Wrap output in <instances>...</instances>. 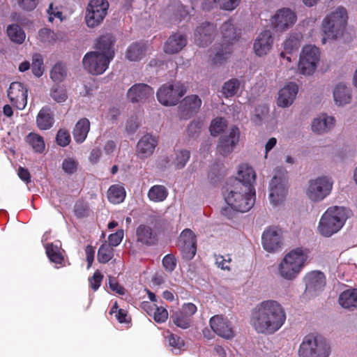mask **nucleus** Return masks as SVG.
Listing matches in <instances>:
<instances>
[{
  "label": "nucleus",
  "mask_w": 357,
  "mask_h": 357,
  "mask_svg": "<svg viewBox=\"0 0 357 357\" xmlns=\"http://www.w3.org/2000/svg\"><path fill=\"white\" fill-rule=\"evenodd\" d=\"M333 184L332 177L327 175L310 178L305 188V195L311 203H320L331 195Z\"/></svg>",
  "instance_id": "obj_7"
},
{
  "label": "nucleus",
  "mask_w": 357,
  "mask_h": 357,
  "mask_svg": "<svg viewBox=\"0 0 357 357\" xmlns=\"http://www.w3.org/2000/svg\"><path fill=\"white\" fill-rule=\"evenodd\" d=\"M202 105V100L197 95L186 96L178 107L181 119H188L196 114Z\"/></svg>",
  "instance_id": "obj_24"
},
{
  "label": "nucleus",
  "mask_w": 357,
  "mask_h": 357,
  "mask_svg": "<svg viewBox=\"0 0 357 357\" xmlns=\"http://www.w3.org/2000/svg\"><path fill=\"white\" fill-rule=\"evenodd\" d=\"M50 96L59 103L65 102L68 98L66 89L61 86H53L50 91Z\"/></svg>",
  "instance_id": "obj_49"
},
{
  "label": "nucleus",
  "mask_w": 357,
  "mask_h": 357,
  "mask_svg": "<svg viewBox=\"0 0 357 357\" xmlns=\"http://www.w3.org/2000/svg\"><path fill=\"white\" fill-rule=\"evenodd\" d=\"M47 13L50 22L52 23L55 19H58L59 22H63L65 19L60 8L58 6H55L52 3L50 4Z\"/></svg>",
  "instance_id": "obj_50"
},
{
  "label": "nucleus",
  "mask_w": 357,
  "mask_h": 357,
  "mask_svg": "<svg viewBox=\"0 0 357 357\" xmlns=\"http://www.w3.org/2000/svg\"><path fill=\"white\" fill-rule=\"evenodd\" d=\"M209 324L213 331L218 336L230 340L234 337V331L231 322L222 315H215L210 319Z\"/></svg>",
  "instance_id": "obj_19"
},
{
  "label": "nucleus",
  "mask_w": 357,
  "mask_h": 357,
  "mask_svg": "<svg viewBox=\"0 0 357 357\" xmlns=\"http://www.w3.org/2000/svg\"><path fill=\"white\" fill-rule=\"evenodd\" d=\"M227 204L236 211L245 213L254 205L255 190L249 185H243L241 182H234V185L225 195Z\"/></svg>",
  "instance_id": "obj_6"
},
{
  "label": "nucleus",
  "mask_w": 357,
  "mask_h": 357,
  "mask_svg": "<svg viewBox=\"0 0 357 357\" xmlns=\"http://www.w3.org/2000/svg\"><path fill=\"white\" fill-rule=\"evenodd\" d=\"M137 240L145 245H151L155 241V233L149 226L141 225L136 231Z\"/></svg>",
  "instance_id": "obj_33"
},
{
  "label": "nucleus",
  "mask_w": 357,
  "mask_h": 357,
  "mask_svg": "<svg viewBox=\"0 0 357 357\" xmlns=\"http://www.w3.org/2000/svg\"><path fill=\"white\" fill-rule=\"evenodd\" d=\"M153 90L145 84H136L131 86L127 93L128 100L135 102H142L153 95Z\"/></svg>",
  "instance_id": "obj_27"
},
{
  "label": "nucleus",
  "mask_w": 357,
  "mask_h": 357,
  "mask_svg": "<svg viewBox=\"0 0 357 357\" xmlns=\"http://www.w3.org/2000/svg\"><path fill=\"white\" fill-rule=\"evenodd\" d=\"M102 278V274L99 271H96L93 275L89 279L90 287L93 290L96 291L99 288Z\"/></svg>",
  "instance_id": "obj_56"
},
{
  "label": "nucleus",
  "mask_w": 357,
  "mask_h": 357,
  "mask_svg": "<svg viewBox=\"0 0 357 357\" xmlns=\"http://www.w3.org/2000/svg\"><path fill=\"white\" fill-rule=\"evenodd\" d=\"M296 13L290 8L278 10L273 17L272 24L278 32H283L290 29L296 22Z\"/></svg>",
  "instance_id": "obj_15"
},
{
  "label": "nucleus",
  "mask_w": 357,
  "mask_h": 357,
  "mask_svg": "<svg viewBox=\"0 0 357 357\" xmlns=\"http://www.w3.org/2000/svg\"><path fill=\"white\" fill-rule=\"evenodd\" d=\"M68 76L66 67L61 63L56 64L50 73L51 79L56 83L63 82Z\"/></svg>",
  "instance_id": "obj_46"
},
{
  "label": "nucleus",
  "mask_w": 357,
  "mask_h": 357,
  "mask_svg": "<svg viewBox=\"0 0 357 357\" xmlns=\"http://www.w3.org/2000/svg\"><path fill=\"white\" fill-rule=\"evenodd\" d=\"M196 239L193 232L189 229H184L181 235L178 245L184 258L191 259L196 253Z\"/></svg>",
  "instance_id": "obj_23"
},
{
  "label": "nucleus",
  "mask_w": 357,
  "mask_h": 357,
  "mask_svg": "<svg viewBox=\"0 0 357 357\" xmlns=\"http://www.w3.org/2000/svg\"><path fill=\"white\" fill-rule=\"evenodd\" d=\"M37 126L40 130H48L54 123V119L50 109L43 107L38 114L36 117Z\"/></svg>",
  "instance_id": "obj_35"
},
{
  "label": "nucleus",
  "mask_w": 357,
  "mask_h": 357,
  "mask_svg": "<svg viewBox=\"0 0 357 357\" xmlns=\"http://www.w3.org/2000/svg\"><path fill=\"white\" fill-rule=\"evenodd\" d=\"M221 33L222 34L223 41L225 44H222L221 47L218 50L215 56L214 61L218 63L224 59L231 53V44L236 39V33L234 26L230 21H227L222 24L221 26Z\"/></svg>",
  "instance_id": "obj_13"
},
{
  "label": "nucleus",
  "mask_w": 357,
  "mask_h": 357,
  "mask_svg": "<svg viewBox=\"0 0 357 357\" xmlns=\"http://www.w3.org/2000/svg\"><path fill=\"white\" fill-rule=\"evenodd\" d=\"M168 195V191L163 185H155L150 188L148 192L149 199L154 202L164 201Z\"/></svg>",
  "instance_id": "obj_39"
},
{
  "label": "nucleus",
  "mask_w": 357,
  "mask_h": 357,
  "mask_svg": "<svg viewBox=\"0 0 357 357\" xmlns=\"http://www.w3.org/2000/svg\"><path fill=\"white\" fill-rule=\"evenodd\" d=\"M241 82L237 79H231L222 86V93L226 98L235 96L239 91Z\"/></svg>",
  "instance_id": "obj_44"
},
{
  "label": "nucleus",
  "mask_w": 357,
  "mask_h": 357,
  "mask_svg": "<svg viewBox=\"0 0 357 357\" xmlns=\"http://www.w3.org/2000/svg\"><path fill=\"white\" fill-rule=\"evenodd\" d=\"M114 42L111 35L100 37L96 43V50L87 52L82 59L84 70L94 75L104 73L114 56Z\"/></svg>",
  "instance_id": "obj_2"
},
{
  "label": "nucleus",
  "mask_w": 357,
  "mask_h": 357,
  "mask_svg": "<svg viewBox=\"0 0 357 357\" xmlns=\"http://www.w3.org/2000/svg\"><path fill=\"white\" fill-rule=\"evenodd\" d=\"M32 71L36 77H40L43 73V63L40 55L36 54L32 59Z\"/></svg>",
  "instance_id": "obj_52"
},
{
  "label": "nucleus",
  "mask_w": 357,
  "mask_h": 357,
  "mask_svg": "<svg viewBox=\"0 0 357 357\" xmlns=\"http://www.w3.org/2000/svg\"><path fill=\"white\" fill-rule=\"evenodd\" d=\"M220 4L221 0H204L202 3V8L206 10L217 8H220Z\"/></svg>",
  "instance_id": "obj_63"
},
{
  "label": "nucleus",
  "mask_w": 357,
  "mask_h": 357,
  "mask_svg": "<svg viewBox=\"0 0 357 357\" xmlns=\"http://www.w3.org/2000/svg\"><path fill=\"white\" fill-rule=\"evenodd\" d=\"M157 144L155 137L150 134L143 135L137 144V155L142 159L149 158L153 153Z\"/></svg>",
  "instance_id": "obj_25"
},
{
  "label": "nucleus",
  "mask_w": 357,
  "mask_h": 357,
  "mask_svg": "<svg viewBox=\"0 0 357 357\" xmlns=\"http://www.w3.org/2000/svg\"><path fill=\"white\" fill-rule=\"evenodd\" d=\"M215 34V26L209 22H203L197 26L194 33V41L199 47H205L212 43Z\"/></svg>",
  "instance_id": "obj_20"
},
{
  "label": "nucleus",
  "mask_w": 357,
  "mask_h": 357,
  "mask_svg": "<svg viewBox=\"0 0 357 357\" xmlns=\"http://www.w3.org/2000/svg\"><path fill=\"white\" fill-rule=\"evenodd\" d=\"M338 302L342 307L346 309L357 307V289H349L342 292Z\"/></svg>",
  "instance_id": "obj_32"
},
{
  "label": "nucleus",
  "mask_w": 357,
  "mask_h": 357,
  "mask_svg": "<svg viewBox=\"0 0 357 357\" xmlns=\"http://www.w3.org/2000/svg\"><path fill=\"white\" fill-rule=\"evenodd\" d=\"M286 321V313L280 303L274 300L264 301L252 310L250 324L259 334L273 335Z\"/></svg>",
  "instance_id": "obj_1"
},
{
  "label": "nucleus",
  "mask_w": 357,
  "mask_h": 357,
  "mask_svg": "<svg viewBox=\"0 0 357 357\" xmlns=\"http://www.w3.org/2000/svg\"><path fill=\"white\" fill-rule=\"evenodd\" d=\"M107 197L113 204H120L123 202L126 197V190L122 185H113L107 191Z\"/></svg>",
  "instance_id": "obj_37"
},
{
  "label": "nucleus",
  "mask_w": 357,
  "mask_h": 357,
  "mask_svg": "<svg viewBox=\"0 0 357 357\" xmlns=\"http://www.w3.org/2000/svg\"><path fill=\"white\" fill-rule=\"evenodd\" d=\"M288 192L286 172L275 170V174L269 183L268 199L273 207L282 205Z\"/></svg>",
  "instance_id": "obj_9"
},
{
  "label": "nucleus",
  "mask_w": 357,
  "mask_h": 357,
  "mask_svg": "<svg viewBox=\"0 0 357 357\" xmlns=\"http://www.w3.org/2000/svg\"><path fill=\"white\" fill-rule=\"evenodd\" d=\"M298 86L294 82L285 84L278 93L276 104L281 108L291 107L296 99L298 93Z\"/></svg>",
  "instance_id": "obj_17"
},
{
  "label": "nucleus",
  "mask_w": 357,
  "mask_h": 357,
  "mask_svg": "<svg viewBox=\"0 0 357 357\" xmlns=\"http://www.w3.org/2000/svg\"><path fill=\"white\" fill-rule=\"evenodd\" d=\"M168 318V312L167 310L162 307H155V312L153 313V319L158 323H163Z\"/></svg>",
  "instance_id": "obj_55"
},
{
  "label": "nucleus",
  "mask_w": 357,
  "mask_h": 357,
  "mask_svg": "<svg viewBox=\"0 0 357 357\" xmlns=\"http://www.w3.org/2000/svg\"><path fill=\"white\" fill-rule=\"evenodd\" d=\"M273 42V39L269 31L259 33L253 45L255 54L259 56L267 54L272 47Z\"/></svg>",
  "instance_id": "obj_28"
},
{
  "label": "nucleus",
  "mask_w": 357,
  "mask_h": 357,
  "mask_svg": "<svg viewBox=\"0 0 357 357\" xmlns=\"http://www.w3.org/2000/svg\"><path fill=\"white\" fill-rule=\"evenodd\" d=\"M264 249L270 253L279 251L283 245V235L281 229L271 226L266 228L261 236Z\"/></svg>",
  "instance_id": "obj_14"
},
{
  "label": "nucleus",
  "mask_w": 357,
  "mask_h": 357,
  "mask_svg": "<svg viewBox=\"0 0 357 357\" xmlns=\"http://www.w3.org/2000/svg\"><path fill=\"white\" fill-rule=\"evenodd\" d=\"M113 248H112L107 241H105L98 249L97 256L98 261L102 264L108 262L113 257Z\"/></svg>",
  "instance_id": "obj_43"
},
{
  "label": "nucleus",
  "mask_w": 357,
  "mask_h": 357,
  "mask_svg": "<svg viewBox=\"0 0 357 357\" xmlns=\"http://www.w3.org/2000/svg\"><path fill=\"white\" fill-rule=\"evenodd\" d=\"M348 13L343 6L332 9L324 18L321 23L324 37L321 43L326 44L328 40H333L342 36L348 22Z\"/></svg>",
  "instance_id": "obj_3"
},
{
  "label": "nucleus",
  "mask_w": 357,
  "mask_h": 357,
  "mask_svg": "<svg viewBox=\"0 0 357 357\" xmlns=\"http://www.w3.org/2000/svg\"><path fill=\"white\" fill-rule=\"evenodd\" d=\"M239 129L236 126H233L228 135H224L220 138L217 146L218 152L223 156H227L231 153L239 141Z\"/></svg>",
  "instance_id": "obj_21"
},
{
  "label": "nucleus",
  "mask_w": 357,
  "mask_h": 357,
  "mask_svg": "<svg viewBox=\"0 0 357 357\" xmlns=\"http://www.w3.org/2000/svg\"><path fill=\"white\" fill-rule=\"evenodd\" d=\"M169 345L174 349L179 350L184 346V342L180 337L170 334L168 337Z\"/></svg>",
  "instance_id": "obj_58"
},
{
  "label": "nucleus",
  "mask_w": 357,
  "mask_h": 357,
  "mask_svg": "<svg viewBox=\"0 0 357 357\" xmlns=\"http://www.w3.org/2000/svg\"><path fill=\"white\" fill-rule=\"evenodd\" d=\"M162 265L166 271L172 272L176 267V259L173 256L167 255L162 259Z\"/></svg>",
  "instance_id": "obj_59"
},
{
  "label": "nucleus",
  "mask_w": 357,
  "mask_h": 357,
  "mask_svg": "<svg viewBox=\"0 0 357 357\" xmlns=\"http://www.w3.org/2000/svg\"><path fill=\"white\" fill-rule=\"evenodd\" d=\"M331 348L321 337L308 335L303 337L299 347L300 357H328Z\"/></svg>",
  "instance_id": "obj_8"
},
{
  "label": "nucleus",
  "mask_w": 357,
  "mask_h": 357,
  "mask_svg": "<svg viewBox=\"0 0 357 357\" xmlns=\"http://www.w3.org/2000/svg\"><path fill=\"white\" fill-rule=\"evenodd\" d=\"M255 178L256 174L254 169L248 165L243 164L238 168L235 182H241L243 185H249L252 190H255L253 185Z\"/></svg>",
  "instance_id": "obj_29"
},
{
  "label": "nucleus",
  "mask_w": 357,
  "mask_h": 357,
  "mask_svg": "<svg viewBox=\"0 0 357 357\" xmlns=\"http://www.w3.org/2000/svg\"><path fill=\"white\" fill-rule=\"evenodd\" d=\"M227 126V121L222 117L214 119L210 125V132L211 135L217 136L225 130Z\"/></svg>",
  "instance_id": "obj_48"
},
{
  "label": "nucleus",
  "mask_w": 357,
  "mask_h": 357,
  "mask_svg": "<svg viewBox=\"0 0 357 357\" xmlns=\"http://www.w3.org/2000/svg\"><path fill=\"white\" fill-rule=\"evenodd\" d=\"M62 169L68 174H74L78 167V162L73 158H67L63 160L61 165Z\"/></svg>",
  "instance_id": "obj_51"
},
{
  "label": "nucleus",
  "mask_w": 357,
  "mask_h": 357,
  "mask_svg": "<svg viewBox=\"0 0 357 357\" xmlns=\"http://www.w3.org/2000/svg\"><path fill=\"white\" fill-rule=\"evenodd\" d=\"M7 34L13 42L17 44H22L26 38L24 31L17 24L8 26L7 28Z\"/></svg>",
  "instance_id": "obj_40"
},
{
  "label": "nucleus",
  "mask_w": 357,
  "mask_h": 357,
  "mask_svg": "<svg viewBox=\"0 0 357 357\" xmlns=\"http://www.w3.org/2000/svg\"><path fill=\"white\" fill-rule=\"evenodd\" d=\"M267 113V107L264 106H259V107L256 108L255 114H253L252 119L256 124H259L261 123L263 118L266 116Z\"/></svg>",
  "instance_id": "obj_57"
},
{
  "label": "nucleus",
  "mask_w": 357,
  "mask_h": 357,
  "mask_svg": "<svg viewBox=\"0 0 357 357\" xmlns=\"http://www.w3.org/2000/svg\"><path fill=\"white\" fill-rule=\"evenodd\" d=\"M38 40L43 43L50 44L56 41V34L50 29L43 28L38 31Z\"/></svg>",
  "instance_id": "obj_47"
},
{
  "label": "nucleus",
  "mask_w": 357,
  "mask_h": 357,
  "mask_svg": "<svg viewBox=\"0 0 357 357\" xmlns=\"http://www.w3.org/2000/svg\"><path fill=\"white\" fill-rule=\"evenodd\" d=\"M56 139L59 146H66L70 142V136L68 131L61 129L57 132Z\"/></svg>",
  "instance_id": "obj_53"
},
{
  "label": "nucleus",
  "mask_w": 357,
  "mask_h": 357,
  "mask_svg": "<svg viewBox=\"0 0 357 357\" xmlns=\"http://www.w3.org/2000/svg\"><path fill=\"white\" fill-rule=\"evenodd\" d=\"M303 36L300 33L291 35L284 43V49L291 53L299 48Z\"/></svg>",
  "instance_id": "obj_45"
},
{
  "label": "nucleus",
  "mask_w": 357,
  "mask_h": 357,
  "mask_svg": "<svg viewBox=\"0 0 357 357\" xmlns=\"http://www.w3.org/2000/svg\"><path fill=\"white\" fill-rule=\"evenodd\" d=\"M46 253L50 260L55 264H61L63 260L61 249L56 244H47L46 245Z\"/></svg>",
  "instance_id": "obj_42"
},
{
  "label": "nucleus",
  "mask_w": 357,
  "mask_h": 357,
  "mask_svg": "<svg viewBox=\"0 0 357 357\" xmlns=\"http://www.w3.org/2000/svg\"><path fill=\"white\" fill-rule=\"evenodd\" d=\"M319 60L320 52L317 47L314 45L305 46L301 52L298 63V72L305 76L313 75Z\"/></svg>",
  "instance_id": "obj_10"
},
{
  "label": "nucleus",
  "mask_w": 357,
  "mask_h": 357,
  "mask_svg": "<svg viewBox=\"0 0 357 357\" xmlns=\"http://www.w3.org/2000/svg\"><path fill=\"white\" fill-rule=\"evenodd\" d=\"M90 130V121L86 118L79 119L73 130V137L77 143H82Z\"/></svg>",
  "instance_id": "obj_34"
},
{
  "label": "nucleus",
  "mask_w": 357,
  "mask_h": 357,
  "mask_svg": "<svg viewBox=\"0 0 357 357\" xmlns=\"http://www.w3.org/2000/svg\"><path fill=\"white\" fill-rule=\"evenodd\" d=\"M27 143L37 153H42L45 150V144L43 137L35 132L29 133L26 137Z\"/></svg>",
  "instance_id": "obj_41"
},
{
  "label": "nucleus",
  "mask_w": 357,
  "mask_h": 357,
  "mask_svg": "<svg viewBox=\"0 0 357 357\" xmlns=\"http://www.w3.org/2000/svg\"><path fill=\"white\" fill-rule=\"evenodd\" d=\"M350 215V211L343 206H331L322 214L317 227L318 232L330 237L339 231Z\"/></svg>",
  "instance_id": "obj_4"
},
{
  "label": "nucleus",
  "mask_w": 357,
  "mask_h": 357,
  "mask_svg": "<svg viewBox=\"0 0 357 357\" xmlns=\"http://www.w3.org/2000/svg\"><path fill=\"white\" fill-rule=\"evenodd\" d=\"M146 46L144 44L133 43L129 46L126 52V58L132 61H139L145 56Z\"/></svg>",
  "instance_id": "obj_36"
},
{
  "label": "nucleus",
  "mask_w": 357,
  "mask_h": 357,
  "mask_svg": "<svg viewBox=\"0 0 357 357\" xmlns=\"http://www.w3.org/2000/svg\"><path fill=\"white\" fill-rule=\"evenodd\" d=\"M305 291L315 296L322 291L326 286V278L320 271H312L305 277Z\"/></svg>",
  "instance_id": "obj_22"
},
{
  "label": "nucleus",
  "mask_w": 357,
  "mask_h": 357,
  "mask_svg": "<svg viewBox=\"0 0 357 357\" xmlns=\"http://www.w3.org/2000/svg\"><path fill=\"white\" fill-rule=\"evenodd\" d=\"M123 235L124 233L122 229L118 230L116 233L109 236L107 243L110 245L112 248L119 245L123 238Z\"/></svg>",
  "instance_id": "obj_54"
},
{
  "label": "nucleus",
  "mask_w": 357,
  "mask_h": 357,
  "mask_svg": "<svg viewBox=\"0 0 357 357\" xmlns=\"http://www.w3.org/2000/svg\"><path fill=\"white\" fill-rule=\"evenodd\" d=\"M335 123L336 120L333 116L323 113L312 120L311 128L313 132L323 135L330 132L335 127Z\"/></svg>",
  "instance_id": "obj_26"
},
{
  "label": "nucleus",
  "mask_w": 357,
  "mask_h": 357,
  "mask_svg": "<svg viewBox=\"0 0 357 357\" xmlns=\"http://www.w3.org/2000/svg\"><path fill=\"white\" fill-rule=\"evenodd\" d=\"M109 288L116 293L123 295L125 294V289L120 285L116 279L113 277L109 276Z\"/></svg>",
  "instance_id": "obj_61"
},
{
  "label": "nucleus",
  "mask_w": 357,
  "mask_h": 357,
  "mask_svg": "<svg viewBox=\"0 0 357 357\" xmlns=\"http://www.w3.org/2000/svg\"><path fill=\"white\" fill-rule=\"evenodd\" d=\"M86 261L88 262V268L91 267L94 259L95 250L91 245H87L85 249Z\"/></svg>",
  "instance_id": "obj_64"
},
{
  "label": "nucleus",
  "mask_w": 357,
  "mask_h": 357,
  "mask_svg": "<svg viewBox=\"0 0 357 357\" xmlns=\"http://www.w3.org/2000/svg\"><path fill=\"white\" fill-rule=\"evenodd\" d=\"M241 0H221L220 9L231 11L239 4Z\"/></svg>",
  "instance_id": "obj_60"
},
{
  "label": "nucleus",
  "mask_w": 357,
  "mask_h": 357,
  "mask_svg": "<svg viewBox=\"0 0 357 357\" xmlns=\"http://www.w3.org/2000/svg\"><path fill=\"white\" fill-rule=\"evenodd\" d=\"M38 3V0H18L20 6L25 10H33Z\"/></svg>",
  "instance_id": "obj_62"
},
{
  "label": "nucleus",
  "mask_w": 357,
  "mask_h": 357,
  "mask_svg": "<svg viewBox=\"0 0 357 357\" xmlns=\"http://www.w3.org/2000/svg\"><path fill=\"white\" fill-rule=\"evenodd\" d=\"M190 158V152L187 149H178L174 152L172 164L176 169H183Z\"/></svg>",
  "instance_id": "obj_38"
},
{
  "label": "nucleus",
  "mask_w": 357,
  "mask_h": 357,
  "mask_svg": "<svg viewBox=\"0 0 357 357\" xmlns=\"http://www.w3.org/2000/svg\"><path fill=\"white\" fill-rule=\"evenodd\" d=\"M185 93L184 86L180 82L162 85L157 92L158 101L165 106L175 105Z\"/></svg>",
  "instance_id": "obj_11"
},
{
  "label": "nucleus",
  "mask_w": 357,
  "mask_h": 357,
  "mask_svg": "<svg viewBox=\"0 0 357 357\" xmlns=\"http://www.w3.org/2000/svg\"><path fill=\"white\" fill-rule=\"evenodd\" d=\"M333 99L337 106H344L350 103L351 92L344 84H337L333 89Z\"/></svg>",
  "instance_id": "obj_31"
},
{
  "label": "nucleus",
  "mask_w": 357,
  "mask_h": 357,
  "mask_svg": "<svg viewBox=\"0 0 357 357\" xmlns=\"http://www.w3.org/2000/svg\"><path fill=\"white\" fill-rule=\"evenodd\" d=\"M187 44L185 36L180 33L172 35L164 46V50L168 54H175L180 52Z\"/></svg>",
  "instance_id": "obj_30"
},
{
  "label": "nucleus",
  "mask_w": 357,
  "mask_h": 357,
  "mask_svg": "<svg viewBox=\"0 0 357 357\" xmlns=\"http://www.w3.org/2000/svg\"><path fill=\"white\" fill-rule=\"evenodd\" d=\"M28 89L21 82H13L8 89L10 102L18 109H24L27 104Z\"/></svg>",
  "instance_id": "obj_18"
},
{
  "label": "nucleus",
  "mask_w": 357,
  "mask_h": 357,
  "mask_svg": "<svg viewBox=\"0 0 357 357\" xmlns=\"http://www.w3.org/2000/svg\"><path fill=\"white\" fill-rule=\"evenodd\" d=\"M197 312V307L192 303L183 305L181 308L176 311L172 316V322L178 327L187 329L190 327L192 317Z\"/></svg>",
  "instance_id": "obj_16"
},
{
  "label": "nucleus",
  "mask_w": 357,
  "mask_h": 357,
  "mask_svg": "<svg viewBox=\"0 0 357 357\" xmlns=\"http://www.w3.org/2000/svg\"><path fill=\"white\" fill-rule=\"evenodd\" d=\"M307 255L301 248L291 250L282 259L278 266V275L286 280H294L302 271Z\"/></svg>",
  "instance_id": "obj_5"
},
{
  "label": "nucleus",
  "mask_w": 357,
  "mask_h": 357,
  "mask_svg": "<svg viewBox=\"0 0 357 357\" xmlns=\"http://www.w3.org/2000/svg\"><path fill=\"white\" fill-rule=\"evenodd\" d=\"M109 3L106 0H91L85 16V22L88 27L94 28L103 21L107 15Z\"/></svg>",
  "instance_id": "obj_12"
}]
</instances>
